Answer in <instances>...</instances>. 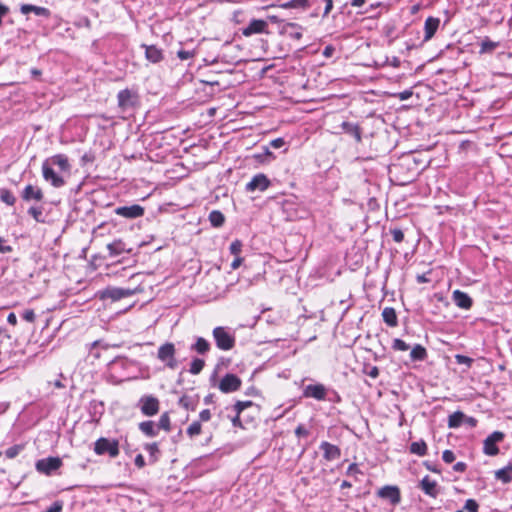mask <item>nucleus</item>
<instances>
[{
  "instance_id": "1",
  "label": "nucleus",
  "mask_w": 512,
  "mask_h": 512,
  "mask_svg": "<svg viewBox=\"0 0 512 512\" xmlns=\"http://www.w3.org/2000/svg\"><path fill=\"white\" fill-rule=\"evenodd\" d=\"M401 185L411 183L420 172L417 160L412 155L402 157L391 170Z\"/></svg>"
},
{
  "instance_id": "2",
  "label": "nucleus",
  "mask_w": 512,
  "mask_h": 512,
  "mask_svg": "<svg viewBox=\"0 0 512 512\" xmlns=\"http://www.w3.org/2000/svg\"><path fill=\"white\" fill-rule=\"evenodd\" d=\"M217 348L223 351L232 350L235 347V336L228 328L223 326L215 327L212 331Z\"/></svg>"
},
{
  "instance_id": "3",
  "label": "nucleus",
  "mask_w": 512,
  "mask_h": 512,
  "mask_svg": "<svg viewBox=\"0 0 512 512\" xmlns=\"http://www.w3.org/2000/svg\"><path fill=\"white\" fill-rule=\"evenodd\" d=\"M94 452L97 455L108 454L111 458H116L120 453L119 441L101 437L94 443Z\"/></svg>"
},
{
  "instance_id": "4",
  "label": "nucleus",
  "mask_w": 512,
  "mask_h": 512,
  "mask_svg": "<svg viewBox=\"0 0 512 512\" xmlns=\"http://www.w3.org/2000/svg\"><path fill=\"white\" fill-rule=\"evenodd\" d=\"M157 358L171 370L176 369L178 366L176 348L172 342H166L158 348Z\"/></svg>"
},
{
  "instance_id": "5",
  "label": "nucleus",
  "mask_w": 512,
  "mask_h": 512,
  "mask_svg": "<svg viewBox=\"0 0 512 512\" xmlns=\"http://www.w3.org/2000/svg\"><path fill=\"white\" fill-rule=\"evenodd\" d=\"M239 31L245 38H250L253 35L270 34L268 21L256 18L251 19L249 23L240 28Z\"/></svg>"
},
{
  "instance_id": "6",
  "label": "nucleus",
  "mask_w": 512,
  "mask_h": 512,
  "mask_svg": "<svg viewBox=\"0 0 512 512\" xmlns=\"http://www.w3.org/2000/svg\"><path fill=\"white\" fill-rule=\"evenodd\" d=\"M234 411L236 415L232 419V424L235 427H239L244 429L245 425L244 423H247V421L244 419V412L248 408H253L256 412H258V405L254 404L252 401H237L234 406Z\"/></svg>"
},
{
  "instance_id": "7",
  "label": "nucleus",
  "mask_w": 512,
  "mask_h": 512,
  "mask_svg": "<svg viewBox=\"0 0 512 512\" xmlns=\"http://www.w3.org/2000/svg\"><path fill=\"white\" fill-rule=\"evenodd\" d=\"M139 408L144 416L152 417L160 410V401L153 395H144L139 399Z\"/></svg>"
},
{
  "instance_id": "8",
  "label": "nucleus",
  "mask_w": 512,
  "mask_h": 512,
  "mask_svg": "<svg viewBox=\"0 0 512 512\" xmlns=\"http://www.w3.org/2000/svg\"><path fill=\"white\" fill-rule=\"evenodd\" d=\"M52 166L50 160H44L42 163V176L44 180L49 182L53 187L60 188L66 184V181L54 171Z\"/></svg>"
},
{
  "instance_id": "9",
  "label": "nucleus",
  "mask_w": 512,
  "mask_h": 512,
  "mask_svg": "<svg viewBox=\"0 0 512 512\" xmlns=\"http://www.w3.org/2000/svg\"><path fill=\"white\" fill-rule=\"evenodd\" d=\"M117 100L119 108L126 111L138 105L139 96L136 92L126 88L118 92Z\"/></svg>"
},
{
  "instance_id": "10",
  "label": "nucleus",
  "mask_w": 512,
  "mask_h": 512,
  "mask_svg": "<svg viewBox=\"0 0 512 512\" xmlns=\"http://www.w3.org/2000/svg\"><path fill=\"white\" fill-rule=\"evenodd\" d=\"M377 496L381 499L388 500L393 506L401 502V491L396 485H386L378 489Z\"/></svg>"
},
{
  "instance_id": "11",
  "label": "nucleus",
  "mask_w": 512,
  "mask_h": 512,
  "mask_svg": "<svg viewBox=\"0 0 512 512\" xmlns=\"http://www.w3.org/2000/svg\"><path fill=\"white\" fill-rule=\"evenodd\" d=\"M63 462L59 457H48L36 462V470L45 475H51L53 471L58 470Z\"/></svg>"
},
{
  "instance_id": "12",
  "label": "nucleus",
  "mask_w": 512,
  "mask_h": 512,
  "mask_svg": "<svg viewBox=\"0 0 512 512\" xmlns=\"http://www.w3.org/2000/svg\"><path fill=\"white\" fill-rule=\"evenodd\" d=\"M242 380L235 374L228 373L220 380L218 388L223 393H231L241 388Z\"/></svg>"
},
{
  "instance_id": "13",
  "label": "nucleus",
  "mask_w": 512,
  "mask_h": 512,
  "mask_svg": "<svg viewBox=\"0 0 512 512\" xmlns=\"http://www.w3.org/2000/svg\"><path fill=\"white\" fill-rule=\"evenodd\" d=\"M504 439V433L500 431H495L490 434L483 443V452L488 456H495L499 453V448L497 446L498 442H501Z\"/></svg>"
},
{
  "instance_id": "14",
  "label": "nucleus",
  "mask_w": 512,
  "mask_h": 512,
  "mask_svg": "<svg viewBox=\"0 0 512 512\" xmlns=\"http://www.w3.org/2000/svg\"><path fill=\"white\" fill-rule=\"evenodd\" d=\"M134 293H135V290H132V289L108 287L101 292L100 298L101 299H111L112 301H118L122 298L132 296Z\"/></svg>"
},
{
  "instance_id": "15",
  "label": "nucleus",
  "mask_w": 512,
  "mask_h": 512,
  "mask_svg": "<svg viewBox=\"0 0 512 512\" xmlns=\"http://www.w3.org/2000/svg\"><path fill=\"white\" fill-rule=\"evenodd\" d=\"M115 214L127 219H136L144 215L145 209L139 204L131 206H120L115 209Z\"/></svg>"
},
{
  "instance_id": "16",
  "label": "nucleus",
  "mask_w": 512,
  "mask_h": 512,
  "mask_svg": "<svg viewBox=\"0 0 512 512\" xmlns=\"http://www.w3.org/2000/svg\"><path fill=\"white\" fill-rule=\"evenodd\" d=\"M303 396L305 398H313L318 401H323L326 399L327 389L323 384H310L304 388Z\"/></svg>"
},
{
  "instance_id": "17",
  "label": "nucleus",
  "mask_w": 512,
  "mask_h": 512,
  "mask_svg": "<svg viewBox=\"0 0 512 512\" xmlns=\"http://www.w3.org/2000/svg\"><path fill=\"white\" fill-rule=\"evenodd\" d=\"M270 184L271 183L268 177L263 173H259L255 175L251 179V181L246 184V190L249 192H253L256 190L265 191L269 188Z\"/></svg>"
},
{
  "instance_id": "18",
  "label": "nucleus",
  "mask_w": 512,
  "mask_h": 512,
  "mask_svg": "<svg viewBox=\"0 0 512 512\" xmlns=\"http://www.w3.org/2000/svg\"><path fill=\"white\" fill-rule=\"evenodd\" d=\"M418 487L429 497L437 498L439 495V486L435 480H432L429 476H425L419 482Z\"/></svg>"
},
{
  "instance_id": "19",
  "label": "nucleus",
  "mask_w": 512,
  "mask_h": 512,
  "mask_svg": "<svg viewBox=\"0 0 512 512\" xmlns=\"http://www.w3.org/2000/svg\"><path fill=\"white\" fill-rule=\"evenodd\" d=\"M281 34H284L293 40L299 41L303 36V27L295 22H287L282 26Z\"/></svg>"
},
{
  "instance_id": "20",
  "label": "nucleus",
  "mask_w": 512,
  "mask_h": 512,
  "mask_svg": "<svg viewBox=\"0 0 512 512\" xmlns=\"http://www.w3.org/2000/svg\"><path fill=\"white\" fill-rule=\"evenodd\" d=\"M320 449L323 452V458L326 461H333L339 459L341 456V449L330 442L323 441L320 444Z\"/></svg>"
},
{
  "instance_id": "21",
  "label": "nucleus",
  "mask_w": 512,
  "mask_h": 512,
  "mask_svg": "<svg viewBox=\"0 0 512 512\" xmlns=\"http://www.w3.org/2000/svg\"><path fill=\"white\" fill-rule=\"evenodd\" d=\"M440 26V19L437 17L429 16L424 23V41L431 40L436 34Z\"/></svg>"
},
{
  "instance_id": "22",
  "label": "nucleus",
  "mask_w": 512,
  "mask_h": 512,
  "mask_svg": "<svg viewBox=\"0 0 512 512\" xmlns=\"http://www.w3.org/2000/svg\"><path fill=\"white\" fill-rule=\"evenodd\" d=\"M312 0H289L279 4H272L271 6H277L282 9H294L299 11H306L311 7Z\"/></svg>"
},
{
  "instance_id": "23",
  "label": "nucleus",
  "mask_w": 512,
  "mask_h": 512,
  "mask_svg": "<svg viewBox=\"0 0 512 512\" xmlns=\"http://www.w3.org/2000/svg\"><path fill=\"white\" fill-rule=\"evenodd\" d=\"M452 298L456 306H458L461 309L468 310L473 305L472 298L467 293L461 290H455L453 292Z\"/></svg>"
},
{
  "instance_id": "24",
  "label": "nucleus",
  "mask_w": 512,
  "mask_h": 512,
  "mask_svg": "<svg viewBox=\"0 0 512 512\" xmlns=\"http://www.w3.org/2000/svg\"><path fill=\"white\" fill-rule=\"evenodd\" d=\"M22 199L24 201H41L44 198V194L41 188L34 187L33 185H27L22 191Z\"/></svg>"
},
{
  "instance_id": "25",
  "label": "nucleus",
  "mask_w": 512,
  "mask_h": 512,
  "mask_svg": "<svg viewBox=\"0 0 512 512\" xmlns=\"http://www.w3.org/2000/svg\"><path fill=\"white\" fill-rule=\"evenodd\" d=\"M20 12L23 15H27V14L33 12L37 16H42L45 18H49L51 16V11L48 8L41 7V6H35L32 4H22L20 7Z\"/></svg>"
},
{
  "instance_id": "26",
  "label": "nucleus",
  "mask_w": 512,
  "mask_h": 512,
  "mask_svg": "<svg viewBox=\"0 0 512 512\" xmlns=\"http://www.w3.org/2000/svg\"><path fill=\"white\" fill-rule=\"evenodd\" d=\"M145 48V58L152 63H159L163 60V51L156 45H143Z\"/></svg>"
},
{
  "instance_id": "27",
  "label": "nucleus",
  "mask_w": 512,
  "mask_h": 512,
  "mask_svg": "<svg viewBox=\"0 0 512 512\" xmlns=\"http://www.w3.org/2000/svg\"><path fill=\"white\" fill-rule=\"evenodd\" d=\"M107 249L111 256H118L123 253L131 252V248H128L127 244L121 239H117L114 240L112 243H109L107 245Z\"/></svg>"
},
{
  "instance_id": "28",
  "label": "nucleus",
  "mask_w": 512,
  "mask_h": 512,
  "mask_svg": "<svg viewBox=\"0 0 512 512\" xmlns=\"http://www.w3.org/2000/svg\"><path fill=\"white\" fill-rule=\"evenodd\" d=\"M341 126L343 131L354 137L357 143H360L362 141V130L358 124L345 121L342 123Z\"/></svg>"
},
{
  "instance_id": "29",
  "label": "nucleus",
  "mask_w": 512,
  "mask_h": 512,
  "mask_svg": "<svg viewBox=\"0 0 512 512\" xmlns=\"http://www.w3.org/2000/svg\"><path fill=\"white\" fill-rule=\"evenodd\" d=\"M47 160H50V163L52 165H56L60 168L61 171L69 172L71 165L69 163V159L64 154H56L52 157L48 158Z\"/></svg>"
},
{
  "instance_id": "30",
  "label": "nucleus",
  "mask_w": 512,
  "mask_h": 512,
  "mask_svg": "<svg viewBox=\"0 0 512 512\" xmlns=\"http://www.w3.org/2000/svg\"><path fill=\"white\" fill-rule=\"evenodd\" d=\"M495 478L504 484L510 483L512 481V462L495 471Z\"/></svg>"
},
{
  "instance_id": "31",
  "label": "nucleus",
  "mask_w": 512,
  "mask_h": 512,
  "mask_svg": "<svg viewBox=\"0 0 512 512\" xmlns=\"http://www.w3.org/2000/svg\"><path fill=\"white\" fill-rule=\"evenodd\" d=\"M382 318H383V321L389 327H396L398 325L397 313H396L395 309L392 307H385L383 309Z\"/></svg>"
},
{
  "instance_id": "32",
  "label": "nucleus",
  "mask_w": 512,
  "mask_h": 512,
  "mask_svg": "<svg viewBox=\"0 0 512 512\" xmlns=\"http://www.w3.org/2000/svg\"><path fill=\"white\" fill-rule=\"evenodd\" d=\"M138 427L148 437H155L158 434L157 426L151 420L140 422Z\"/></svg>"
},
{
  "instance_id": "33",
  "label": "nucleus",
  "mask_w": 512,
  "mask_h": 512,
  "mask_svg": "<svg viewBox=\"0 0 512 512\" xmlns=\"http://www.w3.org/2000/svg\"><path fill=\"white\" fill-rule=\"evenodd\" d=\"M210 343L203 337H198L191 349L198 354L204 355L210 351Z\"/></svg>"
},
{
  "instance_id": "34",
  "label": "nucleus",
  "mask_w": 512,
  "mask_h": 512,
  "mask_svg": "<svg viewBox=\"0 0 512 512\" xmlns=\"http://www.w3.org/2000/svg\"><path fill=\"white\" fill-rule=\"evenodd\" d=\"M412 454L418 456H425L428 452L427 444L424 440L412 442L409 448Z\"/></svg>"
},
{
  "instance_id": "35",
  "label": "nucleus",
  "mask_w": 512,
  "mask_h": 512,
  "mask_svg": "<svg viewBox=\"0 0 512 512\" xmlns=\"http://www.w3.org/2000/svg\"><path fill=\"white\" fill-rule=\"evenodd\" d=\"M208 219L211 223V225L215 228H219L223 226L225 223V216L224 214L219 210H213L210 212Z\"/></svg>"
},
{
  "instance_id": "36",
  "label": "nucleus",
  "mask_w": 512,
  "mask_h": 512,
  "mask_svg": "<svg viewBox=\"0 0 512 512\" xmlns=\"http://www.w3.org/2000/svg\"><path fill=\"white\" fill-rule=\"evenodd\" d=\"M410 357L414 361H423L427 358V351L425 347H423L420 344H417L412 348Z\"/></svg>"
},
{
  "instance_id": "37",
  "label": "nucleus",
  "mask_w": 512,
  "mask_h": 512,
  "mask_svg": "<svg viewBox=\"0 0 512 512\" xmlns=\"http://www.w3.org/2000/svg\"><path fill=\"white\" fill-rule=\"evenodd\" d=\"M499 46L498 42L492 41L490 38L485 37L480 45V54L491 53Z\"/></svg>"
},
{
  "instance_id": "38",
  "label": "nucleus",
  "mask_w": 512,
  "mask_h": 512,
  "mask_svg": "<svg viewBox=\"0 0 512 512\" xmlns=\"http://www.w3.org/2000/svg\"><path fill=\"white\" fill-rule=\"evenodd\" d=\"M465 415L461 411H456L448 417V427L458 428L461 426Z\"/></svg>"
},
{
  "instance_id": "39",
  "label": "nucleus",
  "mask_w": 512,
  "mask_h": 512,
  "mask_svg": "<svg viewBox=\"0 0 512 512\" xmlns=\"http://www.w3.org/2000/svg\"><path fill=\"white\" fill-rule=\"evenodd\" d=\"M157 429H162L165 432H170L171 431V429H172V427H171V419H170V415H169L168 412H164L160 416L158 424H157Z\"/></svg>"
},
{
  "instance_id": "40",
  "label": "nucleus",
  "mask_w": 512,
  "mask_h": 512,
  "mask_svg": "<svg viewBox=\"0 0 512 512\" xmlns=\"http://www.w3.org/2000/svg\"><path fill=\"white\" fill-rule=\"evenodd\" d=\"M205 367V361L201 358H194L189 367V372L192 375H198Z\"/></svg>"
},
{
  "instance_id": "41",
  "label": "nucleus",
  "mask_w": 512,
  "mask_h": 512,
  "mask_svg": "<svg viewBox=\"0 0 512 512\" xmlns=\"http://www.w3.org/2000/svg\"><path fill=\"white\" fill-rule=\"evenodd\" d=\"M0 199L2 202L9 206H13L16 203V198L14 194L8 189L0 190Z\"/></svg>"
},
{
  "instance_id": "42",
  "label": "nucleus",
  "mask_w": 512,
  "mask_h": 512,
  "mask_svg": "<svg viewBox=\"0 0 512 512\" xmlns=\"http://www.w3.org/2000/svg\"><path fill=\"white\" fill-rule=\"evenodd\" d=\"M202 432V425L200 421H194L189 425V427L186 430L187 435L190 438H193L195 436L200 435Z\"/></svg>"
},
{
  "instance_id": "43",
  "label": "nucleus",
  "mask_w": 512,
  "mask_h": 512,
  "mask_svg": "<svg viewBox=\"0 0 512 512\" xmlns=\"http://www.w3.org/2000/svg\"><path fill=\"white\" fill-rule=\"evenodd\" d=\"M145 450L149 452L150 457L152 458L153 462H156L158 460V454H159V446L157 442L153 443H147L145 445Z\"/></svg>"
},
{
  "instance_id": "44",
  "label": "nucleus",
  "mask_w": 512,
  "mask_h": 512,
  "mask_svg": "<svg viewBox=\"0 0 512 512\" xmlns=\"http://www.w3.org/2000/svg\"><path fill=\"white\" fill-rule=\"evenodd\" d=\"M24 449V444H16V445H13L11 447H9L8 449H6L5 451V455L7 458L9 459H13L15 458L16 456L19 455V453Z\"/></svg>"
},
{
  "instance_id": "45",
  "label": "nucleus",
  "mask_w": 512,
  "mask_h": 512,
  "mask_svg": "<svg viewBox=\"0 0 512 512\" xmlns=\"http://www.w3.org/2000/svg\"><path fill=\"white\" fill-rule=\"evenodd\" d=\"M392 348L396 351H407L409 349V345L403 341L402 339L396 338L393 340Z\"/></svg>"
},
{
  "instance_id": "46",
  "label": "nucleus",
  "mask_w": 512,
  "mask_h": 512,
  "mask_svg": "<svg viewBox=\"0 0 512 512\" xmlns=\"http://www.w3.org/2000/svg\"><path fill=\"white\" fill-rule=\"evenodd\" d=\"M455 361L458 363V364H464L466 365L468 368H470L474 362V360L468 356H465V355H462V354H456L455 355Z\"/></svg>"
},
{
  "instance_id": "47",
  "label": "nucleus",
  "mask_w": 512,
  "mask_h": 512,
  "mask_svg": "<svg viewBox=\"0 0 512 512\" xmlns=\"http://www.w3.org/2000/svg\"><path fill=\"white\" fill-rule=\"evenodd\" d=\"M242 242L238 239L234 240L230 245V252L235 256H239L242 251Z\"/></svg>"
},
{
  "instance_id": "48",
  "label": "nucleus",
  "mask_w": 512,
  "mask_h": 512,
  "mask_svg": "<svg viewBox=\"0 0 512 512\" xmlns=\"http://www.w3.org/2000/svg\"><path fill=\"white\" fill-rule=\"evenodd\" d=\"M390 233L394 242L401 243L404 240V233L400 228H393Z\"/></svg>"
},
{
  "instance_id": "49",
  "label": "nucleus",
  "mask_w": 512,
  "mask_h": 512,
  "mask_svg": "<svg viewBox=\"0 0 512 512\" xmlns=\"http://www.w3.org/2000/svg\"><path fill=\"white\" fill-rule=\"evenodd\" d=\"M358 474H362L361 470L359 469L358 465L356 463H352L349 465V467L346 470V475L357 478Z\"/></svg>"
},
{
  "instance_id": "50",
  "label": "nucleus",
  "mask_w": 512,
  "mask_h": 512,
  "mask_svg": "<svg viewBox=\"0 0 512 512\" xmlns=\"http://www.w3.org/2000/svg\"><path fill=\"white\" fill-rule=\"evenodd\" d=\"M196 55L194 50H179L177 52V56L180 60H188L193 58Z\"/></svg>"
},
{
  "instance_id": "51",
  "label": "nucleus",
  "mask_w": 512,
  "mask_h": 512,
  "mask_svg": "<svg viewBox=\"0 0 512 512\" xmlns=\"http://www.w3.org/2000/svg\"><path fill=\"white\" fill-rule=\"evenodd\" d=\"M478 503L474 499H468L465 502L464 509L468 512H478Z\"/></svg>"
},
{
  "instance_id": "52",
  "label": "nucleus",
  "mask_w": 512,
  "mask_h": 512,
  "mask_svg": "<svg viewBox=\"0 0 512 512\" xmlns=\"http://www.w3.org/2000/svg\"><path fill=\"white\" fill-rule=\"evenodd\" d=\"M22 318L29 322V323H34L35 320H36V315H35V312L33 309H26L23 313H22Z\"/></svg>"
},
{
  "instance_id": "53",
  "label": "nucleus",
  "mask_w": 512,
  "mask_h": 512,
  "mask_svg": "<svg viewBox=\"0 0 512 512\" xmlns=\"http://www.w3.org/2000/svg\"><path fill=\"white\" fill-rule=\"evenodd\" d=\"M442 459L445 463L450 464V463L454 462V460L456 459V456L452 450L447 449V450L443 451Z\"/></svg>"
},
{
  "instance_id": "54",
  "label": "nucleus",
  "mask_w": 512,
  "mask_h": 512,
  "mask_svg": "<svg viewBox=\"0 0 512 512\" xmlns=\"http://www.w3.org/2000/svg\"><path fill=\"white\" fill-rule=\"evenodd\" d=\"M28 213L37 221V222H42V220L40 219L41 216H42V209L40 208H37V207H30L29 210H28Z\"/></svg>"
},
{
  "instance_id": "55",
  "label": "nucleus",
  "mask_w": 512,
  "mask_h": 512,
  "mask_svg": "<svg viewBox=\"0 0 512 512\" xmlns=\"http://www.w3.org/2000/svg\"><path fill=\"white\" fill-rule=\"evenodd\" d=\"M295 435L297 437H307L309 435V431L303 424H299L295 429Z\"/></svg>"
},
{
  "instance_id": "56",
  "label": "nucleus",
  "mask_w": 512,
  "mask_h": 512,
  "mask_svg": "<svg viewBox=\"0 0 512 512\" xmlns=\"http://www.w3.org/2000/svg\"><path fill=\"white\" fill-rule=\"evenodd\" d=\"M325 3L324 11L322 13V17H327L333 9V0H322Z\"/></svg>"
},
{
  "instance_id": "57",
  "label": "nucleus",
  "mask_w": 512,
  "mask_h": 512,
  "mask_svg": "<svg viewBox=\"0 0 512 512\" xmlns=\"http://www.w3.org/2000/svg\"><path fill=\"white\" fill-rule=\"evenodd\" d=\"M270 157V158H274V155L273 153L269 150L268 147H265L264 148V153L263 154H255L254 155V158L259 160V161H263V157Z\"/></svg>"
},
{
  "instance_id": "58",
  "label": "nucleus",
  "mask_w": 512,
  "mask_h": 512,
  "mask_svg": "<svg viewBox=\"0 0 512 512\" xmlns=\"http://www.w3.org/2000/svg\"><path fill=\"white\" fill-rule=\"evenodd\" d=\"M211 412L209 409H204L199 413L200 422H207L211 419Z\"/></svg>"
},
{
  "instance_id": "59",
  "label": "nucleus",
  "mask_w": 512,
  "mask_h": 512,
  "mask_svg": "<svg viewBox=\"0 0 512 512\" xmlns=\"http://www.w3.org/2000/svg\"><path fill=\"white\" fill-rule=\"evenodd\" d=\"M365 373L375 379L379 376V368L377 366H371L369 369L365 370Z\"/></svg>"
},
{
  "instance_id": "60",
  "label": "nucleus",
  "mask_w": 512,
  "mask_h": 512,
  "mask_svg": "<svg viewBox=\"0 0 512 512\" xmlns=\"http://www.w3.org/2000/svg\"><path fill=\"white\" fill-rule=\"evenodd\" d=\"M455 472L464 473L467 470V464L465 462H457L453 466Z\"/></svg>"
},
{
  "instance_id": "61",
  "label": "nucleus",
  "mask_w": 512,
  "mask_h": 512,
  "mask_svg": "<svg viewBox=\"0 0 512 512\" xmlns=\"http://www.w3.org/2000/svg\"><path fill=\"white\" fill-rule=\"evenodd\" d=\"M285 145V141L283 138H276V139H273L271 142H270V146L272 148H275V149H278V148H281L282 146Z\"/></svg>"
},
{
  "instance_id": "62",
  "label": "nucleus",
  "mask_w": 512,
  "mask_h": 512,
  "mask_svg": "<svg viewBox=\"0 0 512 512\" xmlns=\"http://www.w3.org/2000/svg\"><path fill=\"white\" fill-rule=\"evenodd\" d=\"M413 95V92L412 90H404L400 93H398L396 96L400 99V100H407L409 99L411 96Z\"/></svg>"
},
{
  "instance_id": "63",
  "label": "nucleus",
  "mask_w": 512,
  "mask_h": 512,
  "mask_svg": "<svg viewBox=\"0 0 512 512\" xmlns=\"http://www.w3.org/2000/svg\"><path fill=\"white\" fill-rule=\"evenodd\" d=\"M135 465L138 467V468H143L146 463H145V459L143 457L142 454H138L136 457H135Z\"/></svg>"
},
{
  "instance_id": "64",
  "label": "nucleus",
  "mask_w": 512,
  "mask_h": 512,
  "mask_svg": "<svg viewBox=\"0 0 512 512\" xmlns=\"http://www.w3.org/2000/svg\"><path fill=\"white\" fill-rule=\"evenodd\" d=\"M242 262H243V258L242 257L235 256V259L231 263V268L233 270L238 269L241 266Z\"/></svg>"
}]
</instances>
